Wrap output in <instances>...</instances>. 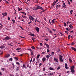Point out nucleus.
<instances>
[{
  "label": "nucleus",
  "instance_id": "27",
  "mask_svg": "<svg viewBox=\"0 0 76 76\" xmlns=\"http://www.w3.org/2000/svg\"><path fill=\"white\" fill-rule=\"evenodd\" d=\"M48 31L50 33V34H52V33H53L52 31H51V30H50V29L48 30Z\"/></svg>",
  "mask_w": 76,
  "mask_h": 76
},
{
  "label": "nucleus",
  "instance_id": "63",
  "mask_svg": "<svg viewBox=\"0 0 76 76\" xmlns=\"http://www.w3.org/2000/svg\"><path fill=\"white\" fill-rule=\"evenodd\" d=\"M58 5H56V7L57 8V9H58Z\"/></svg>",
  "mask_w": 76,
  "mask_h": 76
},
{
  "label": "nucleus",
  "instance_id": "14",
  "mask_svg": "<svg viewBox=\"0 0 76 76\" xmlns=\"http://www.w3.org/2000/svg\"><path fill=\"white\" fill-rule=\"evenodd\" d=\"M71 49L73 50H74V51H76V49L75 48H73V47H71Z\"/></svg>",
  "mask_w": 76,
  "mask_h": 76
},
{
  "label": "nucleus",
  "instance_id": "36",
  "mask_svg": "<svg viewBox=\"0 0 76 76\" xmlns=\"http://www.w3.org/2000/svg\"><path fill=\"white\" fill-rule=\"evenodd\" d=\"M50 20H51V19H50L49 20V23H50V24L51 25V21H50Z\"/></svg>",
  "mask_w": 76,
  "mask_h": 76
},
{
  "label": "nucleus",
  "instance_id": "40",
  "mask_svg": "<svg viewBox=\"0 0 76 76\" xmlns=\"http://www.w3.org/2000/svg\"><path fill=\"white\" fill-rule=\"evenodd\" d=\"M12 21L13 22V23H15V20H12Z\"/></svg>",
  "mask_w": 76,
  "mask_h": 76
},
{
  "label": "nucleus",
  "instance_id": "6",
  "mask_svg": "<svg viewBox=\"0 0 76 76\" xmlns=\"http://www.w3.org/2000/svg\"><path fill=\"white\" fill-rule=\"evenodd\" d=\"M35 29L36 30L37 32H39V28L37 27H35Z\"/></svg>",
  "mask_w": 76,
  "mask_h": 76
},
{
  "label": "nucleus",
  "instance_id": "13",
  "mask_svg": "<svg viewBox=\"0 0 76 76\" xmlns=\"http://www.w3.org/2000/svg\"><path fill=\"white\" fill-rule=\"evenodd\" d=\"M56 19H54L53 20H52L51 21L52 23H55V22H54V20H56Z\"/></svg>",
  "mask_w": 76,
  "mask_h": 76
},
{
  "label": "nucleus",
  "instance_id": "18",
  "mask_svg": "<svg viewBox=\"0 0 76 76\" xmlns=\"http://www.w3.org/2000/svg\"><path fill=\"white\" fill-rule=\"evenodd\" d=\"M39 57H40V55L38 54L37 55L36 58H39Z\"/></svg>",
  "mask_w": 76,
  "mask_h": 76
},
{
  "label": "nucleus",
  "instance_id": "2",
  "mask_svg": "<svg viewBox=\"0 0 76 76\" xmlns=\"http://www.w3.org/2000/svg\"><path fill=\"white\" fill-rule=\"evenodd\" d=\"M34 17H35V16H31V15L29 16V19L31 21L32 20L33 22H34V20H35V18H34Z\"/></svg>",
  "mask_w": 76,
  "mask_h": 76
},
{
  "label": "nucleus",
  "instance_id": "23",
  "mask_svg": "<svg viewBox=\"0 0 76 76\" xmlns=\"http://www.w3.org/2000/svg\"><path fill=\"white\" fill-rule=\"evenodd\" d=\"M31 48L33 50H35V48L34 46L31 47Z\"/></svg>",
  "mask_w": 76,
  "mask_h": 76
},
{
  "label": "nucleus",
  "instance_id": "9",
  "mask_svg": "<svg viewBox=\"0 0 76 76\" xmlns=\"http://www.w3.org/2000/svg\"><path fill=\"white\" fill-rule=\"evenodd\" d=\"M53 60L55 61L56 62H58V59L57 58H56L55 57L53 58Z\"/></svg>",
  "mask_w": 76,
  "mask_h": 76
},
{
  "label": "nucleus",
  "instance_id": "46",
  "mask_svg": "<svg viewBox=\"0 0 76 76\" xmlns=\"http://www.w3.org/2000/svg\"><path fill=\"white\" fill-rule=\"evenodd\" d=\"M20 13H23V14H25V12H21Z\"/></svg>",
  "mask_w": 76,
  "mask_h": 76
},
{
  "label": "nucleus",
  "instance_id": "60",
  "mask_svg": "<svg viewBox=\"0 0 76 76\" xmlns=\"http://www.w3.org/2000/svg\"><path fill=\"white\" fill-rule=\"evenodd\" d=\"M58 1V0H56L55 3H57V2Z\"/></svg>",
  "mask_w": 76,
  "mask_h": 76
},
{
  "label": "nucleus",
  "instance_id": "24",
  "mask_svg": "<svg viewBox=\"0 0 76 76\" xmlns=\"http://www.w3.org/2000/svg\"><path fill=\"white\" fill-rule=\"evenodd\" d=\"M19 70V67H17L16 68V71H18Z\"/></svg>",
  "mask_w": 76,
  "mask_h": 76
},
{
  "label": "nucleus",
  "instance_id": "10",
  "mask_svg": "<svg viewBox=\"0 0 76 76\" xmlns=\"http://www.w3.org/2000/svg\"><path fill=\"white\" fill-rule=\"evenodd\" d=\"M46 58H43L42 59V61L43 62H44L46 60Z\"/></svg>",
  "mask_w": 76,
  "mask_h": 76
},
{
  "label": "nucleus",
  "instance_id": "64",
  "mask_svg": "<svg viewBox=\"0 0 76 76\" xmlns=\"http://www.w3.org/2000/svg\"><path fill=\"white\" fill-rule=\"evenodd\" d=\"M60 6H61V5H59L58 6V7H60Z\"/></svg>",
  "mask_w": 76,
  "mask_h": 76
},
{
  "label": "nucleus",
  "instance_id": "31",
  "mask_svg": "<svg viewBox=\"0 0 76 76\" xmlns=\"http://www.w3.org/2000/svg\"><path fill=\"white\" fill-rule=\"evenodd\" d=\"M69 61L71 63H72V60L70 58L69 59Z\"/></svg>",
  "mask_w": 76,
  "mask_h": 76
},
{
  "label": "nucleus",
  "instance_id": "15",
  "mask_svg": "<svg viewBox=\"0 0 76 76\" xmlns=\"http://www.w3.org/2000/svg\"><path fill=\"white\" fill-rule=\"evenodd\" d=\"M50 54L46 56V57L47 58H50Z\"/></svg>",
  "mask_w": 76,
  "mask_h": 76
},
{
  "label": "nucleus",
  "instance_id": "5",
  "mask_svg": "<svg viewBox=\"0 0 76 76\" xmlns=\"http://www.w3.org/2000/svg\"><path fill=\"white\" fill-rule=\"evenodd\" d=\"M10 56V54H6L5 56V58H9Z\"/></svg>",
  "mask_w": 76,
  "mask_h": 76
},
{
  "label": "nucleus",
  "instance_id": "42",
  "mask_svg": "<svg viewBox=\"0 0 76 76\" xmlns=\"http://www.w3.org/2000/svg\"><path fill=\"white\" fill-rule=\"evenodd\" d=\"M45 53L44 52H42V54H45Z\"/></svg>",
  "mask_w": 76,
  "mask_h": 76
},
{
  "label": "nucleus",
  "instance_id": "43",
  "mask_svg": "<svg viewBox=\"0 0 76 76\" xmlns=\"http://www.w3.org/2000/svg\"><path fill=\"white\" fill-rule=\"evenodd\" d=\"M40 45L41 46H42V45H43V44H42V43H40Z\"/></svg>",
  "mask_w": 76,
  "mask_h": 76
},
{
  "label": "nucleus",
  "instance_id": "38",
  "mask_svg": "<svg viewBox=\"0 0 76 76\" xmlns=\"http://www.w3.org/2000/svg\"><path fill=\"white\" fill-rule=\"evenodd\" d=\"M12 65L13 66V69H14L15 68V64H12Z\"/></svg>",
  "mask_w": 76,
  "mask_h": 76
},
{
  "label": "nucleus",
  "instance_id": "7",
  "mask_svg": "<svg viewBox=\"0 0 76 76\" xmlns=\"http://www.w3.org/2000/svg\"><path fill=\"white\" fill-rule=\"evenodd\" d=\"M5 38L6 39L5 40V41H7L9 39H11L12 38H9V37L8 36H7Z\"/></svg>",
  "mask_w": 76,
  "mask_h": 76
},
{
  "label": "nucleus",
  "instance_id": "21",
  "mask_svg": "<svg viewBox=\"0 0 76 76\" xmlns=\"http://www.w3.org/2000/svg\"><path fill=\"white\" fill-rule=\"evenodd\" d=\"M63 7H64V8H66V4H65V3H63Z\"/></svg>",
  "mask_w": 76,
  "mask_h": 76
},
{
  "label": "nucleus",
  "instance_id": "47",
  "mask_svg": "<svg viewBox=\"0 0 76 76\" xmlns=\"http://www.w3.org/2000/svg\"><path fill=\"white\" fill-rule=\"evenodd\" d=\"M28 50H29V51H32V50H31V49H28Z\"/></svg>",
  "mask_w": 76,
  "mask_h": 76
},
{
  "label": "nucleus",
  "instance_id": "59",
  "mask_svg": "<svg viewBox=\"0 0 76 76\" xmlns=\"http://www.w3.org/2000/svg\"><path fill=\"white\" fill-rule=\"evenodd\" d=\"M20 38H25V37H22V36H20Z\"/></svg>",
  "mask_w": 76,
  "mask_h": 76
},
{
  "label": "nucleus",
  "instance_id": "11",
  "mask_svg": "<svg viewBox=\"0 0 76 76\" xmlns=\"http://www.w3.org/2000/svg\"><path fill=\"white\" fill-rule=\"evenodd\" d=\"M65 69H67V64L65 63Z\"/></svg>",
  "mask_w": 76,
  "mask_h": 76
},
{
  "label": "nucleus",
  "instance_id": "48",
  "mask_svg": "<svg viewBox=\"0 0 76 76\" xmlns=\"http://www.w3.org/2000/svg\"><path fill=\"white\" fill-rule=\"evenodd\" d=\"M47 53H48L49 52H50V50H49V49H47Z\"/></svg>",
  "mask_w": 76,
  "mask_h": 76
},
{
  "label": "nucleus",
  "instance_id": "19",
  "mask_svg": "<svg viewBox=\"0 0 76 76\" xmlns=\"http://www.w3.org/2000/svg\"><path fill=\"white\" fill-rule=\"evenodd\" d=\"M49 69L50 70H54V68H52L51 67L49 68Z\"/></svg>",
  "mask_w": 76,
  "mask_h": 76
},
{
  "label": "nucleus",
  "instance_id": "51",
  "mask_svg": "<svg viewBox=\"0 0 76 76\" xmlns=\"http://www.w3.org/2000/svg\"><path fill=\"white\" fill-rule=\"evenodd\" d=\"M22 17L23 18H26V16H23V15L22 16Z\"/></svg>",
  "mask_w": 76,
  "mask_h": 76
},
{
  "label": "nucleus",
  "instance_id": "56",
  "mask_svg": "<svg viewBox=\"0 0 76 76\" xmlns=\"http://www.w3.org/2000/svg\"><path fill=\"white\" fill-rule=\"evenodd\" d=\"M32 22V21H30V22H28V24H30V23H31Z\"/></svg>",
  "mask_w": 76,
  "mask_h": 76
},
{
  "label": "nucleus",
  "instance_id": "8",
  "mask_svg": "<svg viewBox=\"0 0 76 76\" xmlns=\"http://www.w3.org/2000/svg\"><path fill=\"white\" fill-rule=\"evenodd\" d=\"M44 45H46V47H47L48 49H49V48H50V46H49V45H48L47 44V43H45L44 44Z\"/></svg>",
  "mask_w": 76,
  "mask_h": 76
},
{
  "label": "nucleus",
  "instance_id": "4",
  "mask_svg": "<svg viewBox=\"0 0 76 76\" xmlns=\"http://www.w3.org/2000/svg\"><path fill=\"white\" fill-rule=\"evenodd\" d=\"M59 56L60 61L63 62V57H62V56H61V55H59Z\"/></svg>",
  "mask_w": 76,
  "mask_h": 76
},
{
  "label": "nucleus",
  "instance_id": "17",
  "mask_svg": "<svg viewBox=\"0 0 76 76\" xmlns=\"http://www.w3.org/2000/svg\"><path fill=\"white\" fill-rule=\"evenodd\" d=\"M3 1H5V3H6V4H9V2L7 1L6 0H3Z\"/></svg>",
  "mask_w": 76,
  "mask_h": 76
},
{
  "label": "nucleus",
  "instance_id": "57",
  "mask_svg": "<svg viewBox=\"0 0 76 76\" xmlns=\"http://www.w3.org/2000/svg\"><path fill=\"white\" fill-rule=\"evenodd\" d=\"M3 46H2L1 47H0V48H3Z\"/></svg>",
  "mask_w": 76,
  "mask_h": 76
},
{
  "label": "nucleus",
  "instance_id": "55",
  "mask_svg": "<svg viewBox=\"0 0 76 76\" xmlns=\"http://www.w3.org/2000/svg\"><path fill=\"white\" fill-rule=\"evenodd\" d=\"M8 20H10V17H8Z\"/></svg>",
  "mask_w": 76,
  "mask_h": 76
},
{
  "label": "nucleus",
  "instance_id": "35",
  "mask_svg": "<svg viewBox=\"0 0 76 76\" xmlns=\"http://www.w3.org/2000/svg\"><path fill=\"white\" fill-rule=\"evenodd\" d=\"M22 10V8L21 9H18V11H20V10Z\"/></svg>",
  "mask_w": 76,
  "mask_h": 76
},
{
  "label": "nucleus",
  "instance_id": "39",
  "mask_svg": "<svg viewBox=\"0 0 76 76\" xmlns=\"http://www.w3.org/2000/svg\"><path fill=\"white\" fill-rule=\"evenodd\" d=\"M59 69H60V67L59 66L57 68V70H59Z\"/></svg>",
  "mask_w": 76,
  "mask_h": 76
},
{
  "label": "nucleus",
  "instance_id": "20",
  "mask_svg": "<svg viewBox=\"0 0 76 76\" xmlns=\"http://www.w3.org/2000/svg\"><path fill=\"white\" fill-rule=\"evenodd\" d=\"M23 67H24L25 69H26V67L25 66V65L24 64H23Z\"/></svg>",
  "mask_w": 76,
  "mask_h": 76
},
{
  "label": "nucleus",
  "instance_id": "54",
  "mask_svg": "<svg viewBox=\"0 0 76 76\" xmlns=\"http://www.w3.org/2000/svg\"><path fill=\"white\" fill-rule=\"evenodd\" d=\"M53 5V6H54V5H55V3H54V2L53 3V5H52V6Z\"/></svg>",
  "mask_w": 76,
  "mask_h": 76
},
{
  "label": "nucleus",
  "instance_id": "44",
  "mask_svg": "<svg viewBox=\"0 0 76 76\" xmlns=\"http://www.w3.org/2000/svg\"><path fill=\"white\" fill-rule=\"evenodd\" d=\"M38 58H36L37 61V62H39V60L38 59Z\"/></svg>",
  "mask_w": 76,
  "mask_h": 76
},
{
  "label": "nucleus",
  "instance_id": "45",
  "mask_svg": "<svg viewBox=\"0 0 76 76\" xmlns=\"http://www.w3.org/2000/svg\"><path fill=\"white\" fill-rule=\"evenodd\" d=\"M43 71H45V68H43Z\"/></svg>",
  "mask_w": 76,
  "mask_h": 76
},
{
  "label": "nucleus",
  "instance_id": "3",
  "mask_svg": "<svg viewBox=\"0 0 76 76\" xmlns=\"http://www.w3.org/2000/svg\"><path fill=\"white\" fill-rule=\"evenodd\" d=\"M71 71L72 73H74L75 72V70H74V66H72L70 68Z\"/></svg>",
  "mask_w": 76,
  "mask_h": 76
},
{
  "label": "nucleus",
  "instance_id": "25",
  "mask_svg": "<svg viewBox=\"0 0 76 76\" xmlns=\"http://www.w3.org/2000/svg\"><path fill=\"white\" fill-rule=\"evenodd\" d=\"M30 35H31V36H34L35 35L33 34H29Z\"/></svg>",
  "mask_w": 76,
  "mask_h": 76
},
{
  "label": "nucleus",
  "instance_id": "34",
  "mask_svg": "<svg viewBox=\"0 0 76 76\" xmlns=\"http://www.w3.org/2000/svg\"><path fill=\"white\" fill-rule=\"evenodd\" d=\"M70 35H69L68 36V39H70Z\"/></svg>",
  "mask_w": 76,
  "mask_h": 76
},
{
  "label": "nucleus",
  "instance_id": "29",
  "mask_svg": "<svg viewBox=\"0 0 76 76\" xmlns=\"http://www.w3.org/2000/svg\"><path fill=\"white\" fill-rule=\"evenodd\" d=\"M20 49H21V48H18L16 49V50L18 51V50H20Z\"/></svg>",
  "mask_w": 76,
  "mask_h": 76
},
{
  "label": "nucleus",
  "instance_id": "58",
  "mask_svg": "<svg viewBox=\"0 0 76 76\" xmlns=\"http://www.w3.org/2000/svg\"><path fill=\"white\" fill-rule=\"evenodd\" d=\"M68 3L69 4H70V1H68Z\"/></svg>",
  "mask_w": 76,
  "mask_h": 76
},
{
  "label": "nucleus",
  "instance_id": "30",
  "mask_svg": "<svg viewBox=\"0 0 76 76\" xmlns=\"http://www.w3.org/2000/svg\"><path fill=\"white\" fill-rule=\"evenodd\" d=\"M48 75H53L54 74L53 73H51L50 74H48Z\"/></svg>",
  "mask_w": 76,
  "mask_h": 76
},
{
  "label": "nucleus",
  "instance_id": "37",
  "mask_svg": "<svg viewBox=\"0 0 76 76\" xmlns=\"http://www.w3.org/2000/svg\"><path fill=\"white\" fill-rule=\"evenodd\" d=\"M70 13L71 14V15H72V12H73V10H71L70 11Z\"/></svg>",
  "mask_w": 76,
  "mask_h": 76
},
{
  "label": "nucleus",
  "instance_id": "12",
  "mask_svg": "<svg viewBox=\"0 0 76 76\" xmlns=\"http://www.w3.org/2000/svg\"><path fill=\"white\" fill-rule=\"evenodd\" d=\"M69 27L71 28V29H72V28H73V27L72 26V24H70L69 26Z\"/></svg>",
  "mask_w": 76,
  "mask_h": 76
},
{
  "label": "nucleus",
  "instance_id": "32",
  "mask_svg": "<svg viewBox=\"0 0 76 76\" xmlns=\"http://www.w3.org/2000/svg\"><path fill=\"white\" fill-rule=\"evenodd\" d=\"M41 66H42V64L41 63H40L39 64V67H41Z\"/></svg>",
  "mask_w": 76,
  "mask_h": 76
},
{
  "label": "nucleus",
  "instance_id": "62",
  "mask_svg": "<svg viewBox=\"0 0 76 76\" xmlns=\"http://www.w3.org/2000/svg\"><path fill=\"white\" fill-rule=\"evenodd\" d=\"M64 26H66V23H64Z\"/></svg>",
  "mask_w": 76,
  "mask_h": 76
},
{
  "label": "nucleus",
  "instance_id": "33",
  "mask_svg": "<svg viewBox=\"0 0 76 76\" xmlns=\"http://www.w3.org/2000/svg\"><path fill=\"white\" fill-rule=\"evenodd\" d=\"M31 56L33 55V51L31 52Z\"/></svg>",
  "mask_w": 76,
  "mask_h": 76
},
{
  "label": "nucleus",
  "instance_id": "53",
  "mask_svg": "<svg viewBox=\"0 0 76 76\" xmlns=\"http://www.w3.org/2000/svg\"><path fill=\"white\" fill-rule=\"evenodd\" d=\"M70 23V22H67V24H68V25H69V24Z\"/></svg>",
  "mask_w": 76,
  "mask_h": 76
},
{
  "label": "nucleus",
  "instance_id": "22",
  "mask_svg": "<svg viewBox=\"0 0 76 76\" xmlns=\"http://www.w3.org/2000/svg\"><path fill=\"white\" fill-rule=\"evenodd\" d=\"M14 58L15 59V60H18V58L17 57H14Z\"/></svg>",
  "mask_w": 76,
  "mask_h": 76
},
{
  "label": "nucleus",
  "instance_id": "26",
  "mask_svg": "<svg viewBox=\"0 0 76 76\" xmlns=\"http://www.w3.org/2000/svg\"><path fill=\"white\" fill-rule=\"evenodd\" d=\"M9 60L10 61H12V60H13V58H10L9 59Z\"/></svg>",
  "mask_w": 76,
  "mask_h": 76
},
{
  "label": "nucleus",
  "instance_id": "50",
  "mask_svg": "<svg viewBox=\"0 0 76 76\" xmlns=\"http://www.w3.org/2000/svg\"><path fill=\"white\" fill-rule=\"evenodd\" d=\"M2 70H3V71H4V68H1Z\"/></svg>",
  "mask_w": 76,
  "mask_h": 76
},
{
  "label": "nucleus",
  "instance_id": "1",
  "mask_svg": "<svg viewBox=\"0 0 76 76\" xmlns=\"http://www.w3.org/2000/svg\"><path fill=\"white\" fill-rule=\"evenodd\" d=\"M32 9L34 10H38V9H39L41 10H44V9H43L42 7L39 6L36 7Z\"/></svg>",
  "mask_w": 76,
  "mask_h": 76
},
{
  "label": "nucleus",
  "instance_id": "16",
  "mask_svg": "<svg viewBox=\"0 0 76 76\" xmlns=\"http://www.w3.org/2000/svg\"><path fill=\"white\" fill-rule=\"evenodd\" d=\"M7 12H5L4 13V15H3V17H4V16H7Z\"/></svg>",
  "mask_w": 76,
  "mask_h": 76
},
{
  "label": "nucleus",
  "instance_id": "28",
  "mask_svg": "<svg viewBox=\"0 0 76 76\" xmlns=\"http://www.w3.org/2000/svg\"><path fill=\"white\" fill-rule=\"evenodd\" d=\"M16 63L17 64H18V65H20V63H19V62H16Z\"/></svg>",
  "mask_w": 76,
  "mask_h": 76
},
{
  "label": "nucleus",
  "instance_id": "49",
  "mask_svg": "<svg viewBox=\"0 0 76 76\" xmlns=\"http://www.w3.org/2000/svg\"><path fill=\"white\" fill-rule=\"evenodd\" d=\"M32 58H31V59L30 61V63H31L32 62Z\"/></svg>",
  "mask_w": 76,
  "mask_h": 76
},
{
  "label": "nucleus",
  "instance_id": "41",
  "mask_svg": "<svg viewBox=\"0 0 76 76\" xmlns=\"http://www.w3.org/2000/svg\"><path fill=\"white\" fill-rule=\"evenodd\" d=\"M3 54V51H2V53L0 54V56H1Z\"/></svg>",
  "mask_w": 76,
  "mask_h": 76
},
{
  "label": "nucleus",
  "instance_id": "61",
  "mask_svg": "<svg viewBox=\"0 0 76 76\" xmlns=\"http://www.w3.org/2000/svg\"><path fill=\"white\" fill-rule=\"evenodd\" d=\"M54 52H52V55H54Z\"/></svg>",
  "mask_w": 76,
  "mask_h": 76
},
{
  "label": "nucleus",
  "instance_id": "52",
  "mask_svg": "<svg viewBox=\"0 0 76 76\" xmlns=\"http://www.w3.org/2000/svg\"><path fill=\"white\" fill-rule=\"evenodd\" d=\"M75 44V43L72 42L71 44V45H74Z\"/></svg>",
  "mask_w": 76,
  "mask_h": 76
}]
</instances>
